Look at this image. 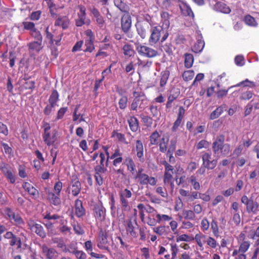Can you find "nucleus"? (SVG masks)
I'll return each instance as SVG.
<instances>
[{"mask_svg":"<svg viewBox=\"0 0 259 259\" xmlns=\"http://www.w3.org/2000/svg\"><path fill=\"white\" fill-rule=\"evenodd\" d=\"M236 239L239 244L238 249H235L232 252V256L234 259H246L245 253L248 250L250 242L246 239V235L244 232H241L237 237Z\"/></svg>","mask_w":259,"mask_h":259,"instance_id":"f257e3e1","label":"nucleus"},{"mask_svg":"<svg viewBox=\"0 0 259 259\" xmlns=\"http://www.w3.org/2000/svg\"><path fill=\"white\" fill-rule=\"evenodd\" d=\"M225 137L223 135H218L212 143V149L214 154H221L223 156L228 155L231 152V146L225 144Z\"/></svg>","mask_w":259,"mask_h":259,"instance_id":"f03ea898","label":"nucleus"},{"mask_svg":"<svg viewBox=\"0 0 259 259\" xmlns=\"http://www.w3.org/2000/svg\"><path fill=\"white\" fill-rule=\"evenodd\" d=\"M151 35L149 39V42L151 45L155 44L159 40L161 36V42L165 41L168 36V33L166 29H165L163 26H157L153 27L151 30Z\"/></svg>","mask_w":259,"mask_h":259,"instance_id":"7ed1b4c3","label":"nucleus"},{"mask_svg":"<svg viewBox=\"0 0 259 259\" xmlns=\"http://www.w3.org/2000/svg\"><path fill=\"white\" fill-rule=\"evenodd\" d=\"M119 195L122 213L119 215L118 211L119 208H118L117 210V213L118 217L123 218L124 215L123 213V212L128 211L130 209L131 207L128 201V199L132 197V193L131 190L126 188L123 190H121L119 192Z\"/></svg>","mask_w":259,"mask_h":259,"instance_id":"20e7f679","label":"nucleus"},{"mask_svg":"<svg viewBox=\"0 0 259 259\" xmlns=\"http://www.w3.org/2000/svg\"><path fill=\"white\" fill-rule=\"evenodd\" d=\"M43 141L48 146H50L53 145L57 140L58 132L56 130L51 131V125L48 122H44L43 123Z\"/></svg>","mask_w":259,"mask_h":259,"instance_id":"39448f33","label":"nucleus"},{"mask_svg":"<svg viewBox=\"0 0 259 259\" xmlns=\"http://www.w3.org/2000/svg\"><path fill=\"white\" fill-rule=\"evenodd\" d=\"M144 169L139 168L134 178L137 181L138 183L141 186H148V185L154 186L157 183V180L155 177L149 176L148 175L143 172Z\"/></svg>","mask_w":259,"mask_h":259,"instance_id":"423d86ee","label":"nucleus"},{"mask_svg":"<svg viewBox=\"0 0 259 259\" xmlns=\"http://www.w3.org/2000/svg\"><path fill=\"white\" fill-rule=\"evenodd\" d=\"M103 148L107 155L106 166H108L109 159L113 160L112 164L114 167L118 166L123 161L122 153L121 152L119 148H117L115 149L113 153H112L111 156L109 155L108 147L107 146H103Z\"/></svg>","mask_w":259,"mask_h":259,"instance_id":"0eeeda50","label":"nucleus"},{"mask_svg":"<svg viewBox=\"0 0 259 259\" xmlns=\"http://www.w3.org/2000/svg\"><path fill=\"white\" fill-rule=\"evenodd\" d=\"M241 201L246 206V209L248 213L256 214L258 210L259 205L257 202L254 200L252 196L248 198L246 195H243Z\"/></svg>","mask_w":259,"mask_h":259,"instance_id":"6e6552de","label":"nucleus"},{"mask_svg":"<svg viewBox=\"0 0 259 259\" xmlns=\"http://www.w3.org/2000/svg\"><path fill=\"white\" fill-rule=\"evenodd\" d=\"M136 50L140 55L147 58H154L158 55L157 50L147 46L142 45L140 44H136Z\"/></svg>","mask_w":259,"mask_h":259,"instance_id":"1a4fd4ad","label":"nucleus"},{"mask_svg":"<svg viewBox=\"0 0 259 259\" xmlns=\"http://www.w3.org/2000/svg\"><path fill=\"white\" fill-rule=\"evenodd\" d=\"M169 246V250L163 246H160L158 254L159 255L165 254L164 256L165 259H175L178 252V246L175 243H170Z\"/></svg>","mask_w":259,"mask_h":259,"instance_id":"9d476101","label":"nucleus"},{"mask_svg":"<svg viewBox=\"0 0 259 259\" xmlns=\"http://www.w3.org/2000/svg\"><path fill=\"white\" fill-rule=\"evenodd\" d=\"M46 38L49 40L50 44L53 45L54 43L56 45L59 46L60 45V41L63 36V32L57 30H53V32L49 31V27L46 29Z\"/></svg>","mask_w":259,"mask_h":259,"instance_id":"9b49d317","label":"nucleus"},{"mask_svg":"<svg viewBox=\"0 0 259 259\" xmlns=\"http://www.w3.org/2000/svg\"><path fill=\"white\" fill-rule=\"evenodd\" d=\"M93 211L97 222H102L105 220L106 210L102 203H96L94 205Z\"/></svg>","mask_w":259,"mask_h":259,"instance_id":"f8f14e48","label":"nucleus"},{"mask_svg":"<svg viewBox=\"0 0 259 259\" xmlns=\"http://www.w3.org/2000/svg\"><path fill=\"white\" fill-rule=\"evenodd\" d=\"M162 164L164 166V174L163 177V182L165 184H170L171 187H173L174 184L171 182L172 175L174 174V167L169 164L167 161H163Z\"/></svg>","mask_w":259,"mask_h":259,"instance_id":"ddd939ff","label":"nucleus"},{"mask_svg":"<svg viewBox=\"0 0 259 259\" xmlns=\"http://www.w3.org/2000/svg\"><path fill=\"white\" fill-rule=\"evenodd\" d=\"M201 157L202 165L208 170H212L216 167L218 160L217 159H212L210 153L205 152L202 155Z\"/></svg>","mask_w":259,"mask_h":259,"instance_id":"4468645a","label":"nucleus"},{"mask_svg":"<svg viewBox=\"0 0 259 259\" xmlns=\"http://www.w3.org/2000/svg\"><path fill=\"white\" fill-rule=\"evenodd\" d=\"M29 229L35 232L41 238H45L47 234L43 227L39 224L36 223L34 220L30 219L27 222Z\"/></svg>","mask_w":259,"mask_h":259,"instance_id":"2eb2a0df","label":"nucleus"},{"mask_svg":"<svg viewBox=\"0 0 259 259\" xmlns=\"http://www.w3.org/2000/svg\"><path fill=\"white\" fill-rule=\"evenodd\" d=\"M71 191L72 196H77L80 192L81 189V184L76 175L72 176L70 185L68 188Z\"/></svg>","mask_w":259,"mask_h":259,"instance_id":"dca6fc26","label":"nucleus"},{"mask_svg":"<svg viewBox=\"0 0 259 259\" xmlns=\"http://www.w3.org/2000/svg\"><path fill=\"white\" fill-rule=\"evenodd\" d=\"M107 237L108 235L106 231L101 230L99 234V242L97 244L98 248L109 251V242Z\"/></svg>","mask_w":259,"mask_h":259,"instance_id":"f3484780","label":"nucleus"},{"mask_svg":"<svg viewBox=\"0 0 259 259\" xmlns=\"http://www.w3.org/2000/svg\"><path fill=\"white\" fill-rule=\"evenodd\" d=\"M28 52L31 55H36L42 49V42L41 41H33L27 44Z\"/></svg>","mask_w":259,"mask_h":259,"instance_id":"a211bd4d","label":"nucleus"},{"mask_svg":"<svg viewBox=\"0 0 259 259\" xmlns=\"http://www.w3.org/2000/svg\"><path fill=\"white\" fill-rule=\"evenodd\" d=\"M126 230L127 232L129 233L132 237L136 238L137 237V230L139 228L137 221L133 220V221H132V218H131L126 221Z\"/></svg>","mask_w":259,"mask_h":259,"instance_id":"6ab92c4d","label":"nucleus"},{"mask_svg":"<svg viewBox=\"0 0 259 259\" xmlns=\"http://www.w3.org/2000/svg\"><path fill=\"white\" fill-rule=\"evenodd\" d=\"M132 26V18L131 16L128 14H123L121 18V29L125 33H127Z\"/></svg>","mask_w":259,"mask_h":259,"instance_id":"aec40b11","label":"nucleus"},{"mask_svg":"<svg viewBox=\"0 0 259 259\" xmlns=\"http://www.w3.org/2000/svg\"><path fill=\"white\" fill-rule=\"evenodd\" d=\"M22 188L33 199L39 197V191L30 183L25 182L22 184Z\"/></svg>","mask_w":259,"mask_h":259,"instance_id":"412c9836","label":"nucleus"},{"mask_svg":"<svg viewBox=\"0 0 259 259\" xmlns=\"http://www.w3.org/2000/svg\"><path fill=\"white\" fill-rule=\"evenodd\" d=\"M185 111L186 110L183 106H180L179 108L177 119L174 122L171 127V130L172 132H176L178 130L179 127L182 124V120L184 117Z\"/></svg>","mask_w":259,"mask_h":259,"instance_id":"4be33fe9","label":"nucleus"},{"mask_svg":"<svg viewBox=\"0 0 259 259\" xmlns=\"http://www.w3.org/2000/svg\"><path fill=\"white\" fill-rule=\"evenodd\" d=\"M42 253L47 259H55L57 256V251L53 248H49L46 244L40 246Z\"/></svg>","mask_w":259,"mask_h":259,"instance_id":"5701e85b","label":"nucleus"},{"mask_svg":"<svg viewBox=\"0 0 259 259\" xmlns=\"http://www.w3.org/2000/svg\"><path fill=\"white\" fill-rule=\"evenodd\" d=\"M78 8L79 9V12L78 13V18L76 20L75 23L77 26H81L85 23L86 9L82 5H79Z\"/></svg>","mask_w":259,"mask_h":259,"instance_id":"b1692460","label":"nucleus"},{"mask_svg":"<svg viewBox=\"0 0 259 259\" xmlns=\"http://www.w3.org/2000/svg\"><path fill=\"white\" fill-rule=\"evenodd\" d=\"M207 236L200 232L196 234L193 240H195L200 250L204 249V245L206 243Z\"/></svg>","mask_w":259,"mask_h":259,"instance_id":"393cba45","label":"nucleus"},{"mask_svg":"<svg viewBox=\"0 0 259 259\" xmlns=\"http://www.w3.org/2000/svg\"><path fill=\"white\" fill-rule=\"evenodd\" d=\"M60 196V194L55 193L53 192H49L47 194L48 199L50 204L54 206H59L61 204V200Z\"/></svg>","mask_w":259,"mask_h":259,"instance_id":"a878e982","label":"nucleus"},{"mask_svg":"<svg viewBox=\"0 0 259 259\" xmlns=\"http://www.w3.org/2000/svg\"><path fill=\"white\" fill-rule=\"evenodd\" d=\"M70 21L68 17L65 16H59L56 18L55 22V26H61L63 29H65L68 27Z\"/></svg>","mask_w":259,"mask_h":259,"instance_id":"bb28decb","label":"nucleus"},{"mask_svg":"<svg viewBox=\"0 0 259 259\" xmlns=\"http://www.w3.org/2000/svg\"><path fill=\"white\" fill-rule=\"evenodd\" d=\"M75 211L77 217L80 218L85 214V210L82 206V201L80 199H76L75 201Z\"/></svg>","mask_w":259,"mask_h":259,"instance_id":"cd10ccee","label":"nucleus"},{"mask_svg":"<svg viewBox=\"0 0 259 259\" xmlns=\"http://www.w3.org/2000/svg\"><path fill=\"white\" fill-rule=\"evenodd\" d=\"M136 150L137 156L140 161L143 162L144 161V148L142 142L140 140H137L136 142Z\"/></svg>","mask_w":259,"mask_h":259,"instance_id":"c85d7f7f","label":"nucleus"},{"mask_svg":"<svg viewBox=\"0 0 259 259\" xmlns=\"http://www.w3.org/2000/svg\"><path fill=\"white\" fill-rule=\"evenodd\" d=\"M124 163L127 167V169L132 175L136 174V166L133 158L131 157H127L124 160Z\"/></svg>","mask_w":259,"mask_h":259,"instance_id":"c756f323","label":"nucleus"},{"mask_svg":"<svg viewBox=\"0 0 259 259\" xmlns=\"http://www.w3.org/2000/svg\"><path fill=\"white\" fill-rule=\"evenodd\" d=\"M138 34L143 39L145 38L147 34L149 26L147 23H140L136 25Z\"/></svg>","mask_w":259,"mask_h":259,"instance_id":"7c9ffc66","label":"nucleus"},{"mask_svg":"<svg viewBox=\"0 0 259 259\" xmlns=\"http://www.w3.org/2000/svg\"><path fill=\"white\" fill-rule=\"evenodd\" d=\"M91 12L96 18L97 23L100 27H103L105 23V20L103 17L100 14L98 10L96 8L93 7L91 9Z\"/></svg>","mask_w":259,"mask_h":259,"instance_id":"2f4dec72","label":"nucleus"},{"mask_svg":"<svg viewBox=\"0 0 259 259\" xmlns=\"http://www.w3.org/2000/svg\"><path fill=\"white\" fill-rule=\"evenodd\" d=\"M145 100L144 99L134 98L130 105V110L132 111H136L138 108L144 109L145 107L143 105V103Z\"/></svg>","mask_w":259,"mask_h":259,"instance_id":"473e14b6","label":"nucleus"},{"mask_svg":"<svg viewBox=\"0 0 259 259\" xmlns=\"http://www.w3.org/2000/svg\"><path fill=\"white\" fill-rule=\"evenodd\" d=\"M127 122L131 130L133 132H136L139 128V121L137 117L134 116H131L127 119Z\"/></svg>","mask_w":259,"mask_h":259,"instance_id":"72a5a7b5","label":"nucleus"},{"mask_svg":"<svg viewBox=\"0 0 259 259\" xmlns=\"http://www.w3.org/2000/svg\"><path fill=\"white\" fill-rule=\"evenodd\" d=\"M84 247L87 251H90L89 253L92 257L96 258H103L104 255L92 252L93 250V243L91 241L88 240L84 243Z\"/></svg>","mask_w":259,"mask_h":259,"instance_id":"f704fd0d","label":"nucleus"},{"mask_svg":"<svg viewBox=\"0 0 259 259\" xmlns=\"http://www.w3.org/2000/svg\"><path fill=\"white\" fill-rule=\"evenodd\" d=\"M214 8L216 10L225 14H229L231 12V9L226 4L218 2L214 5Z\"/></svg>","mask_w":259,"mask_h":259,"instance_id":"c9c22d12","label":"nucleus"},{"mask_svg":"<svg viewBox=\"0 0 259 259\" xmlns=\"http://www.w3.org/2000/svg\"><path fill=\"white\" fill-rule=\"evenodd\" d=\"M176 142L174 140H171L170 141V144L168 148L166 156L169 157V162H171L172 161H175V158L173 156V153L176 150Z\"/></svg>","mask_w":259,"mask_h":259,"instance_id":"e433bc0d","label":"nucleus"},{"mask_svg":"<svg viewBox=\"0 0 259 259\" xmlns=\"http://www.w3.org/2000/svg\"><path fill=\"white\" fill-rule=\"evenodd\" d=\"M160 16L161 18V21L162 23V26H163L165 29L168 28L170 25V15L169 13L167 12H162L160 14Z\"/></svg>","mask_w":259,"mask_h":259,"instance_id":"4c0bfd02","label":"nucleus"},{"mask_svg":"<svg viewBox=\"0 0 259 259\" xmlns=\"http://www.w3.org/2000/svg\"><path fill=\"white\" fill-rule=\"evenodd\" d=\"M123 54L125 56L131 57L134 56L135 54V51L133 49V47L130 44H125L122 47Z\"/></svg>","mask_w":259,"mask_h":259,"instance_id":"58836bf2","label":"nucleus"},{"mask_svg":"<svg viewBox=\"0 0 259 259\" xmlns=\"http://www.w3.org/2000/svg\"><path fill=\"white\" fill-rule=\"evenodd\" d=\"M183 15L186 16H189L193 19L194 18V14L190 6L186 3L183 4V8H181Z\"/></svg>","mask_w":259,"mask_h":259,"instance_id":"ea45409f","label":"nucleus"},{"mask_svg":"<svg viewBox=\"0 0 259 259\" xmlns=\"http://www.w3.org/2000/svg\"><path fill=\"white\" fill-rule=\"evenodd\" d=\"M210 228L213 236L217 238L220 236L219 225L215 219H213L210 223Z\"/></svg>","mask_w":259,"mask_h":259,"instance_id":"a19ab883","label":"nucleus"},{"mask_svg":"<svg viewBox=\"0 0 259 259\" xmlns=\"http://www.w3.org/2000/svg\"><path fill=\"white\" fill-rule=\"evenodd\" d=\"M185 61L184 66L186 68H190L194 63V57L192 54L189 53H186L184 55Z\"/></svg>","mask_w":259,"mask_h":259,"instance_id":"79ce46f5","label":"nucleus"},{"mask_svg":"<svg viewBox=\"0 0 259 259\" xmlns=\"http://www.w3.org/2000/svg\"><path fill=\"white\" fill-rule=\"evenodd\" d=\"M158 214H149L146 219L145 223L150 226H155L158 223V219L156 218V215Z\"/></svg>","mask_w":259,"mask_h":259,"instance_id":"37998d69","label":"nucleus"},{"mask_svg":"<svg viewBox=\"0 0 259 259\" xmlns=\"http://www.w3.org/2000/svg\"><path fill=\"white\" fill-rule=\"evenodd\" d=\"M59 94L57 90H54L49 99V102L52 106H56L59 100Z\"/></svg>","mask_w":259,"mask_h":259,"instance_id":"c03bdc74","label":"nucleus"},{"mask_svg":"<svg viewBox=\"0 0 259 259\" xmlns=\"http://www.w3.org/2000/svg\"><path fill=\"white\" fill-rule=\"evenodd\" d=\"M169 71L167 70L161 72L160 80V86L161 88L164 87L166 85L169 78Z\"/></svg>","mask_w":259,"mask_h":259,"instance_id":"a18cd8bd","label":"nucleus"},{"mask_svg":"<svg viewBox=\"0 0 259 259\" xmlns=\"http://www.w3.org/2000/svg\"><path fill=\"white\" fill-rule=\"evenodd\" d=\"M65 252H69L74 254L78 259H85L87 257L86 254L82 251L78 250L77 248H74L73 250H70L69 249H66Z\"/></svg>","mask_w":259,"mask_h":259,"instance_id":"49530a36","label":"nucleus"},{"mask_svg":"<svg viewBox=\"0 0 259 259\" xmlns=\"http://www.w3.org/2000/svg\"><path fill=\"white\" fill-rule=\"evenodd\" d=\"M152 64V61L150 60H142L138 59L137 65L144 69L149 70Z\"/></svg>","mask_w":259,"mask_h":259,"instance_id":"de8ad7c7","label":"nucleus"},{"mask_svg":"<svg viewBox=\"0 0 259 259\" xmlns=\"http://www.w3.org/2000/svg\"><path fill=\"white\" fill-rule=\"evenodd\" d=\"M168 141V138L163 137L160 139L159 144V150L160 152L162 153H165L166 152Z\"/></svg>","mask_w":259,"mask_h":259,"instance_id":"09e8293b","label":"nucleus"},{"mask_svg":"<svg viewBox=\"0 0 259 259\" xmlns=\"http://www.w3.org/2000/svg\"><path fill=\"white\" fill-rule=\"evenodd\" d=\"M243 86V87H248L251 88H254L256 86V84L255 82L249 80L248 79H246L245 80L242 81L240 82L239 83H237L236 85H232L230 88H232L234 87H240V86Z\"/></svg>","mask_w":259,"mask_h":259,"instance_id":"8fccbe9b","label":"nucleus"},{"mask_svg":"<svg viewBox=\"0 0 259 259\" xmlns=\"http://www.w3.org/2000/svg\"><path fill=\"white\" fill-rule=\"evenodd\" d=\"M204 47V42L203 40L198 39L193 47V51L195 53L201 52Z\"/></svg>","mask_w":259,"mask_h":259,"instance_id":"3c124183","label":"nucleus"},{"mask_svg":"<svg viewBox=\"0 0 259 259\" xmlns=\"http://www.w3.org/2000/svg\"><path fill=\"white\" fill-rule=\"evenodd\" d=\"M223 112V108L222 106L217 107L209 115V119L211 120L215 119L218 118Z\"/></svg>","mask_w":259,"mask_h":259,"instance_id":"603ef678","label":"nucleus"},{"mask_svg":"<svg viewBox=\"0 0 259 259\" xmlns=\"http://www.w3.org/2000/svg\"><path fill=\"white\" fill-rule=\"evenodd\" d=\"M182 214L184 218L186 220H194L196 217L192 210L184 209L183 211Z\"/></svg>","mask_w":259,"mask_h":259,"instance_id":"864d4df0","label":"nucleus"},{"mask_svg":"<svg viewBox=\"0 0 259 259\" xmlns=\"http://www.w3.org/2000/svg\"><path fill=\"white\" fill-rule=\"evenodd\" d=\"M115 6L122 12L127 11V6L122 0H114Z\"/></svg>","mask_w":259,"mask_h":259,"instance_id":"5fc2aeb1","label":"nucleus"},{"mask_svg":"<svg viewBox=\"0 0 259 259\" xmlns=\"http://www.w3.org/2000/svg\"><path fill=\"white\" fill-rule=\"evenodd\" d=\"M52 241L53 243L57 244V247L58 248L62 249L64 251H65L66 249H67L62 238H54L52 239Z\"/></svg>","mask_w":259,"mask_h":259,"instance_id":"6e6d98bb","label":"nucleus"},{"mask_svg":"<svg viewBox=\"0 0 259 259\" xmlns=\"http://www.w3.org/2000/svg\"><path fill=\"white\" fill-rule=\"evenodd\" d=\"M25 82L22 85V88L25 90H33L35 88V82L33 80H30L28 78H24Z\"/></svg>","mask_w":259,"mask_h":259,"instance_id":"4d7b16f0","label":"nucleus"},{"mask_svg":"<svg viewBox=\"0 0 259 259\" xmlns=\"http://www.w3.org/2000/svg\"><path fill=\"white\" fill-rule=\"evenodd\" d=\"M159 137L160 135L157 131L152 133L149 137L150 145H157L158 144V141Z\"/></svg>","mask_w":259,"mask_h":259,"instance_id":"13d9d810","label":"nucleus"},{"mask_svg":"<svg viewBox=\"0 0 259 259\" xmlns=\"http://www.w3.org/2000/svg\"><path fill=\"white\" fill-rule=\"evenodd\" d=\"M244 21L245 23L249 26H256L257 25V23L254 18L250 15H247L245 16Z\"/></svg>","mask_w":259,"mask_h":259,"instance_id":"bf43d9fd","label":"nucleus"},{"mask_svg":"<svg viewBox=\"0 0 259 259\" xmlns=\"http://www.w3.org/2000/svg\"><path fill=\"white\" fill-rule=\"evenodd\" d=\"M9 243L12 246L16 245L17 246V248H20L21 247L22 243L21 239L16 235H14V236L11 238Z\"/></svg>","mask_w":259,"mask_h":259,"instance_id":"052dcab7","label":"nucleus"},{"mask_svg":"<svg viewBox=\"0 0 259 259\" xmlns=\"http://www.w3.org/2000/svg\"><path fill=\"white\" fill-rule=\"evenodd\" d=\"M206 243L207 246L212 249H215L218 245L217 240L211 236L207 237Z\"/></svg>","mask_w":259,"mask_h":259,"instance_id":"680f3d73","label":"nucleus"},{"mask_svg":"<svg viewBox=\"0 0 259 259\" xmlns=\"http://www.w3.org/2000/svg\"><path fill=\"white\" fill-rule=\"evenodd\" d=\"M194 76V72L193 70H189L184 72L182 77L185 81H188L192 79Z\"/></svg>","mask_w":259,"mask_h":259,"instance_id":"e2e57ef3","label":"nucleus"},{"mask_svg":"<svg viewBox=\"0 0 259 259\" xmlns=\"http://www.w3.org/2000/svg\"><path fill=\"white\" fill-rule=\"evenodd\" d=\"M193 240V237L190 236L188 234H182L178 236L176 238L177 242L180 241L190 242Z\"/></svg>","mask_w":259,"mask_h":259,"instance_id":"0e129e2a","label":"nucleus"},{"mask_svg":"<svg viewBox=\"0 0 259 259\" xmlns=\"http://www.w3.org/2000/svg\"><path fill=\"white\" fill-rule=\"evenodd\" d=\"M190 183L195 190H199L200 189V183L197 181L195 176H191L190 178Z\"/></svg>","mask_w":259,"mask_h":259,"instance_id":"69168bd1","label":"nucleus"},{"mask_svg":"<svg viewBox=\"0 0 259 259\" xmlns=\"http://www.w3.org/2000/svg\"><path fill=\"white\" fill-rule=\"evenodd\" d=\"M153 232L159 236L166 234V227L164 226L155 227L153 229Z\"/></svg>","mask_w":259,"mask_h":259,"instance_id":"338daca9","label":"nucleus"},{"mask_svg":"<svg viewBox=\"0 0 259 259\" xmlns=\"http://www.w3.org/2000/svg\"><path fill=\"white\" fill-rule=\"evenodd\" d=\"M128 98L126 96H122L119 100L118 105L120 109L124 110L127 104Z\"/></svg>","mask_w":259,"mask_h":259,"instance_id":"774afa93","label":"nucleus"}]
</instances>
